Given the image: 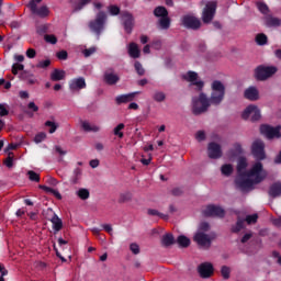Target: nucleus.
Wrapping results in <instances>:
<instances>
[{
    "label": "nucleus",
    "mask_w": 281,
    "mask_h": 281,
    "mask_svg": "<svg viewBox=\"0 0 281 281\" xmlns=\"http://www.w3.org/2000/svg\"><path fill=\"white\" fill-rule=\"evenodd\" d=\"M211 91L210 98L205 92H201L199 97L192 99L193 115H203L210 106H218L225 100V85L221 80H214L211 83Z\"/></svg>",
    "instance_id": "1"
},
{
    "label": "nucleus",
    "mask_w": 281,
    "mask_h": 281,
    "mask_svg": "<svg viewBox=\"0 0 281 281\" xmlns=\"http://www.w3.org/2000/svg\"><path fill=\"white\" fill-rule=\"evenodd\" d=\"M154 16L158 19L157 25L159 30H170L172 20L170 19L168 9H166V7H156L154 9Z\"/></svg>",
    "instance_id": "2"
},
{
    "label": "nucleus",
    "mask_w": 281,
    "mask_h": 281,
    "mask_svg": "<svg viewBox=\"0 0 281 281\" xmlns=\"http://www.w3.org/2000/svg\"><path fill=\"white\" fill-rule=\"evenodd\" d=\"M104 25H106V13L100 11L95 19L89 22L88 27L100 40L102 32H104Z\"/></svg>",
    "instance_id": "3"
},
{
    "label": "nucleus",
    "mask_w": 281,
    "mask_h": 281,
    "mask_svg": "<svg viewBox=\"0 0 281 281\" xmlns=\"http://www.w3.org/2000/svg\"><path fill=\"white\" fill-rule=\"evenodd\" d=\"M278 74V68L276 66H258L255 69V78L259 80V82H265V80H269L271 76H276Z\"/></svg>",
    "instance_id": "4"
},
{
    "label": "nucleus",
    "mask_w": 281,
    "mask_h": 281,
    "mask_svg": "<svg viewBox=\"0 0 281 281\" xmlns=\"http://www.w3.org/2000/svg\"><path fill=\"white\" fill-rule=\"evenodd\" d=\"M218 3L216 1H209L203 11H202V21L203 23H212L214 21V16L216 14V8Z\"/></svg>",
    "instance_id": "5"
},
{
    "label": "nucleus",
    "mask_w": 281,
    "mask_h": 281,
    "mask_svg": "<svg viewBox=\"0 0 281 281\" xmlns=\"http://www.w3.org/2000/svg\"><path fill=\"white\" fill-rule=\"evenodd\" d=\"M181 26L196 32V30H201V20L194 15L186 14L181 18Z\"/></svg>",
    "instance_id": "6"
},
{
    "label": "nucleus",
    "mask_w": 281,
    "mask_h": 281,
    "mask_svg": "<svg viewBox=\"0 0 281 281\" xmlns=\"http://www.w3.org/2000/svg\"><path fill=\"white\" fill-rule=\"evenodd\" d=\"M244 177H255V183H262L267 175H262V162H256L252 168L244 172Z\"/></svg>",
    "instance_id": "7"
},
{
    "label": "nucleus",
    "mask_w": 281,
    "mask_h": 281,
    "mask_svg": "<svg viewBox=\"0 0 281 281\" xmlns=\"http://www.w3.org/2000/svg\"><path fill=\"white\" fill-rule=\"evenodd\" d=\"M121 23L126 34H133V27H135V18L133 13L128 11L121 12Z\"/></svg>",
    "instance_id": "8"
},
{
    "label": "nucleus",
    "mask_w": 281,
    "mask_h": 281,
    "mask_svg": "<svg viewBox=\"0 0 281 281\" xmlns=\"http://www.w3.org/2000/svg\"><path fill=\"white\" fill-rule=\"evenodd\" d=\"M281 126L278 125L276 127L271 125H261L260 126V133L261 135H265L268 139H280L281 137Z\"/></svg>",
    "instance_id": "9"
},
{
    "label": "nucleus",
    "mask_w": 281,
    "mask_h": 281,
    "mask_svg": "<svg viewBox=\"0 0 281 281\" xmlns=\"http://www.w3.org/2000/svg\"><path fill=\"white\" fill-rule=\"evenodd\" d=\"M249 176H238L235 179V186L241 190V192H247V190H254V186H256V179L251 180L249 178H245Z\"/></svg>",
    "instance_id": "10"
},
{
    "label": "nucleus",
    "mask_w": 281,
    "mask_h": 281,
    "mask_svg": "<svg viewBox=\"0 0 281 281\" xmlns=\"http://www.w3.org/2000/svg\"><path fill=\"white\" fill-rule=\"evenodd\" d=\"M27 8L31 10L32 14L40 16V19H46V16H49V8H47V5H42L38 8L36 1L34 0L29 2Z\"/></svg>",
    "instance_id": "11"
},
{
    "label": "nucleus",
    "mask_w": 281,
    "mask_h": 281,
    "mask_svg": "<svg viewBox=\"0 0 281 281\" xmlns=\"http://www.w3.org/2000/svg\"><path fill=\"white\" fill-rule=\"evenodd\" d=\"M241 117L243 120H249L250 117L251 122H258V120L261 117L260 109L254 104L248 105L241 113Z\"/></svg>",
    "instance_id": "12"
},
{
    "label": "nucleus",
    "mask_w": 281,
    "mask_h": 281,
    "mask_svg": "<svg viewBox=\"0 0 281 281\" xmlns=\"http://www.w3.org/2000/svg\"><path fill=\"white\" fill-rule=\"evenodd\" d=\"M251 153L254 157L260 161L266 159L267 155L265 154V142L261 139H256L251 145Z\"/></svg>",
    "instance_id": "13"
},
{
    "label": "nucleus",
    "mask_w": 281,
    "mask_h": 281,
    "mask_svg": "<svg viewBox=\"0 0 281 281\" xmlns=\"http://www.w3.org/2000/svg\"><path fill=\"white\" fill-rule=\"evenodd\" d=\"M204 216H215L217 218H225V209L216 206L214 204H209L203 211Z\"/></svg>",
    "instance_id": "14"
},
{
    "label": "nucleus",
    "mask_w": 281,
    "mask_h": 281,
    "mask_svg": "<svg viewBox=\"0 0 281 281\" xmlns=\"http://www.w3.org/2000/svg\"><path fill=\"white\" fill-rule=\"evenodd\" d=\"M198 273L200 278L203 280H207V278H212L214 276V265L212 262H202L198 266Z\"/></svg>",
    "instance_id": "15"
},
{
    "label": "nucleus",
    "mask_w": 281,
    "mask_h": 281,
    "mask_svg": "<svg viewBox=\"0 0 281 281\" xmlns=\"http://www.w3.org/2000/svg\"><path fill=\"white\" fill-rule=\"evenodd\" d=\"M184 80L188 82H191V87H195V91H203V87H205V82L203 81H196L199 78V74L194 71H188L187 75L183 76Z\"/></svg>",
    "instance_id": "16"
},
{
    "label": "nucleus",
    "mask_w": 281,
    "mask_h": 281,
    "mask_svg": "<svg viewBox=\"0 0 281 281\" xmlns=\"http://www.w3.org/2000/svg\"><path fill=\"white\" fill-rule=\"evenodd\" d=\"M193 240L200 246V247H212V238H210V235L203 233V232H198Z\"/></svg>",
    "instance_id": "17"
},
{
    "label": "nucleus",
    "mask_w": 281,
    "mask_h": 281,
    "mask_svg": "<svg viewBox=\"0 0 281 281\" xmlns=\"http://www.w3.org/2000/svg\"><path fill=\"white\" fill-rule=\"evenodd\" d=\"M207 153L210 159H221V157H223V150L221 149V145L218 143H210Z\"/></svg>",
    "instance_id": "18"
},
{
    "label": "nucleus",
    "mask_w": 281,
    "mask_h": 281,
    "mask_svg": "<svg viewBox=\"0 0 281 281\" xmlns=\"http://www.w3.org/2000/svg\"><path fill=\"white\" fill-rule=\"evenodd\" d=\"M69 89L70 91H80L82 89H87V81H85L83 77L72 79L69 82Z\"/></svg>",
    "instance_id": "19"
},
{
    "label": "nucleus",
    "mask_w": 281,
    "mask_h": 281,
    "mask_svg": "<svg viewBox=\"0 0 281 281\" xmlns=\"http://www.w3.org/2000/svg\"><path fill=\"white\" fill-rule=\"evenodd\" d=\"M244 98H246V100H250L251 102H256V100L260 98V93L256 87H249L245 90Z\"/></svg>",
    "instance_id": "20"
},
{
    "label": "nucleus",
    "mask_w": 281,
    "mask_h": 281,
    "mask_svg": "<svg viewBox=\"0 0 281 281\" xmlns=\"http://www.w3.org/2000/svg\"><path fill=\"white\" fill-rule=\"evenodd\" d=\"M19 78L23 82H26V85H36V77L34 76V74H32V71L23 70L20 74Z\"/></svg>",
    "instance_id": "21"
},
{
    "label": "nucleus",
    "mask_w": 281,
    "mask_h": 281,
    "mask_svg": "<svg viewBox=\"0 0 281 281\" xmlns=\"http://www.w3.org/2000/svg\"><path fill=\"white\" fill-rule=\"evenodd\" d=\"M139 92H132L127 94H121L115 98L116 104H126L128 102H133L135 100V95H137Z\"/></svg>",
    "instance_id": "22"
},
{
    "label": "nucleus",
    "mask_w": 281,
    "mask_h": 281,
    "mask_svg": "<svg viewBox=\"0 0 281 281\" xmlns=\"http://www.w3.org/2000/svg\"><path fill=\"white\" fill-rule=\"evenodd\" d=\"M103 82H105V85H109L110 87H113V85H117L120 82V76L113 72H104Z\"/></svg>",
    "instance_id": "23"
},
{
    "label": "nucleus",
    "mask_w": 281,
    "mask_h": 281,
    "mask_svg": "<svg viewBox=\"0 0 281 281\" xmlns=\"http://www.w3.org/2000/svg\"><path fill=\"white\" fill-rule=\"evenodd\" d=\"M268 194L271 199H278V196H281V182H273L268 190Z\"/></svg>",
    "instance_id": "24"
},
{
    "label": "nucleus",
    "mask_w": 281,
    "mask_h": 281,
    "mask_svg": "<svg viewBox=\"0 0 281 281\" xmlns=\"http://www.w3.org/2000/svg\"><path fill=\"white\" fill-rule=\"evenodd\" d=\"M66 76H67V72H65V70H60L58 68H55L50 72V80L53 82H60V80H65Z\"/></svg>",
    "instance_id": "25"
},
{
    "label": "nucleus",
    "mask_w": 281,
    "mask_h": 281,
    "mask_svg": "<svg viewBox=\"0 0 281 281\" xmlns=\"http://www.w3.org/2000/svg\"><path fill=\"white\" fill-rule=\"evenodd\" d=\"M247 170V158L240 157L237 162V175L238 177H245Z\"/></svg>",
    "instance_id": "26"
},
{
    "label": "nucleus",
    "mask_w": 281,
    "mask_h": 281,
    "mask_svg": "<svg viewBox=\"0 0 281 281\" xmlns=\"http://www.w3.org/2000/svg\"><path fill=\"white\" fill-rule=\"evenodd\" d=\"M265 24L267 25V27H280L281 20L273 15H267L265 18Z\"/></svg>",
    "instance_id": "27"
},
{
    "label": "nucleus",
    "mask_w": 281,
    "mask_h": 281,
    "mask_svg": "<svg viewBox=\"0 0 281 281\" xmlns=\"http://www.w3.org/2000/svg\"><path fill=\"white\" fill-rule=\"evenodd\" d=\"M241 229H245V218L238 216L236 224L231 227V232L233 234H238Z\"/></svg>",
    "instance_id": "28"
},
{
    "label": "nucleus",
    "mask_w": 281,
    "mask_h": 281,
    "mask_svg": "<svg viewBox=\"0 0 281 281\" xmlns=\"http://www.w3.org/2000/svg\"><path fill=\"white\" fill-rule=\"evenodd\" d=\"M50 223L53 224L54 232H60V229H63V220H60L56 213L53 214Z\"/></svg>",
    "instance_id": "29"
},
{
    "label": "nucleus",
    "mask_w": 281,
    "mask_h": 281,
    "mask_svg": "<svg viewBox=\"0 0 281 281\" xmlns=\"http://www.w3.org/2000/svg\"><path fill=\"white\" fill-rule=\"evenodd\" d=\"M139 46H137L135 42L130 43L128 55L131 56V58H139Z\"/></svg>",
    "instance_id": "30"
},
{
    "label": "nucleus",
    "mask_w": 281,
    "mask_h": 281,
    "mask_svg": "<svg viewBox=\"0 0 281 281\" xmlns=\"http://www.w3.org/2000/svg\"><path fill=\"white\" fill-rule=\"evenodd\" d=\"M81 128L86 132V133H98L100 131L99 126L95 125H91L89 122L87 121H82L81 122Z\"/></svg>",
    "instance_id": "31"
},
{
    "label": "nucleus",
    "mask_w": 281,
    "mask_h": 281,
    "mask_svg": "<svg viewBox=\"0 0 281 281\" xmlns=\"http://www.w3.org/2000/svg\"><path fill=\"white\" fill-rule=\"evenodd\" d=\"M40 190H44V192H48L50 194H54L57 198L58 201L63 200V195L56 189L49 188L45 184H40Z\"/></svg>",
    "instance_id": "32"
},
{
    "label": "nucleus",
    "mask_w": 281,
    "mask_h": 281,
    "mask_svg": "<svg viewBox=\"0 0 281 281\" xmlns=\"http://www.w3.org/2000/svg\"><path fill=\"white\" fill-rule=\"evenodd\" d=\"M161 244L164 247H170L171 245H175V236L170 233H167L162 236Z\"/></svg>",
    "instance_id": "33"
},
{
    "label": "nucleus",
    "mask_w": 281,
    "mask_h": 281,
    "mask_svg": "<svg viewBox=\"0 0 281 281\" xmlns=\"http://www.w3.org/2000/svg\"><path fill=\"white\" fill-rule=\"evenodd\" d=\"M177 244L179 245V247H181L182 249H186L188 247H190V238H188L184 235H180L177 238Z\"/></svg>",
    "instance_id": "34"
},
{
    "label": "nucleus",
    "mask_w": 281,
    "mask_h": 281,
    "mask_svg": "<svg viewBox=\"0 0 281 281\" xmlns=\"http://www.w3.org/2000/svg\"><path fill=\"white\" fill-rule=\"evenodd\" d=\"M126 125H124V123H120L116 127H114L113 130V134L119 138V139H123L124 138V128Z\"/></svg>",
    "instance_id": "35"
},
{
    "label": "nucleus",
    "mask_w": 281,
    "mask_h": 281,
    "mask_svg": "<svg viewBox=\"0 0 281 281\" xmlns=\"http://www.w3.org/2000/svg\"><path fill=\"white\" fill-rule=\"evenodd\" d=\"M255 41L257 45L263 46L267 45V43L269 42V37H267L265 33H259L256 35Z\"/></svg>",
    "instance_id": "36"
},
{
    "label": "nucleus",
    "mask_w": 281,
    "mask_h": 281,
    "mask_svg": "<svg viewBox=\"0 0 281 281\" xmlns=\"http://www.w3.org/2000/svg\"><path fill=\"white\" fill-rule=\"evenodd\" d=\"M93 0H77L75 3L74 12H80L85 5H89Z\"/></svg>",
    "instance_id": "37"
},
{
    "label": "nucleus",
    "mask_w": 281,
    "mask_h": 281,
    "mask_svg": "<svg viewBox=\"0 0 281 281\" xmlns=\"http://www.w3.org/2000/svg\"><path fill=\"white\" fill-rule=\"evenodd\" d=\"M132 199H133V193L127 191L125 193L120 194L119 203H128V201H131Z\"/></svg>",
    "instance_id": "38"
},
{
    "label": "nucleus",
    "mask_w": 281,
    "mask_h": 281,
    "mask_svg": "<svg viewBox=\"0 0 281 281\" xmlns=\"http://www.w3.org/2000/svg\"><path fill=\"white\" fill-rule=\"evenodd\" d=\"M221 171L225 177H229L234 172V167L232 165H223Z\"/></svg>",
    "instance_id": "39"
},
{
    "label": "nucleus",
    "mask_w": 281,
    "mask_h": 281,
    "mask_svg": "<svg viewBox=\"0 0 281 281\" xmlns=\"http://www.w3.org/2000/svg\"><path fill=\"white\" fill-rule=\"evenodd\" d=\"M244 223H247V225H254L258 223V214L255 213L252 215H247L246 218L244 220Z\"/></svg>",
    "instance_id": "40"
},
{
    "label": "nucleus",
    "mask_w": 281,
    "mask_h": 281,
    "mask_svg": "<svg viewBox=\"0 0 281 281\" xmlns=\"http://www.w3.org/2000/svg\"><path fill=\"white\" fill-rule=\"evenodd\" d=\"M153 100H155V102H165L166 100V93L161 92V91H156L153 94Z\"/></svg>",
    "instance_id": "41"
},
{
    "label": "nucleus",
    "mask_w": 281,
    "mask_h": 281,
    "mask_svg": "<svg viewBox=\"0 0 281 281\" xmlns=\"http://www.w3.org/2000/svg\"><path fill=\"white\" fill-rule=\"evenodd\" d=\"M77 196H79V199H81V201H87V199H89L90 193L88 189H79L77 192Z\"/></svg>",
    "instance_id": "42"
},
{
    "label": "nucleus",
    "mask_w": 281,
    "mask_h": 281,
    "mask_svg": "<svg viewBox=\"0 0 281 281\" xmlns=\"http://www.w3.org/2000/svg\"><path fill=\"white\" fill-rule=\"evenodd\" d=\"M44 41L50 45H56L58 43V38L54 34H46Z\"/></svg>",
    "instance_id": "43"
},
{
    "label": "nucleus",
    "mask_w": 281,
    "mask_h": 281,
    "mask_svg": "<svg viewBox=\"0 0 281 281\" xmlns=\"http://www.w3.org/2000/svg\"><path fill=\"white\" fill-rule=\"evenodd\" d=\"M25 66L23 64L15 63L12 65V74L13 76H18L20 71H23Z\"/></svg>",
    "instance_id": "44"
},
{
    "label": "nucleus",
    "mask_w": 281,
    "mask_h": 281,
    "mask_svg": "<svg viewBox=\"0 0 281 281\" xmlns=\"http://www.w3.org/2000/svg\"><path fill=\"white\" fill-rule=\"evenodd\" d=\"M7 168H12L14 166V153L10 151L9 156L4 160Z\"/></svg>",
    "instance_id": "45"
},
{
    "label": "nucleus",
    "mask_w": 281,
    "mask_h": 281,
    "mask_svg": "<svg viewBox=\"0 0 281 281\" xmlns=\"http://www.w3.org/2000/svg\"><path fill=\"white\" fill-rule=\"evenodd\" d=\"M134 68L138 76H144V74H146L144 66L139 61H135Z\"/></svg>",
    "instance_id": "46"
},
{
    "label": "nucleus",
    "mask_w": 281,
    "mask_h": 281,
    "mask_svg": "<svg viewBox=\"0 0 281 281\" xmlns=\"http://www.w3.org/2000/svg\"><path fill=\"white\" fill-rule=\"evenodd\" d=\"M30 181H35V183H38L41 181V176L36 173V171H27Z\"/></svg>",
    "instance_id": "47"
},
{
    "label": "nucleus",
    "mask_w": 281,
    "mask_h": 281,
    "mask_svg": "<svg viewBox=\"0 0 281 281\" xmlns=\"http://www.w3.org/2000/svg\"><path fill=\"white\" fill-rule=\"evenodd\" d=\"M232 273V269L227 266H223L221 269V274L224 278V280H229V276Z\"/></svg>",
    "instance_id": "48"
},
{
    "label": "nucleus",
    "mask_w": 281,
    "mask_h": 281,
    "mask_svg": "<svg viewBox=\"0 0 281 281\" xmlns=\"http://www.w3.org/2000/svg\"><path fill=\"white\" fill-rule=\"evenodd\" d=\"M95 52H98V48L95 46H92L90 48L83 49L82 54H83L85 58H89V56H93V54H95Z\"/></svg>",
    "instance_id": "49"
},
{
    "label": "nucleus",
    "mask_w": 281,
    "mask_h": 281,
    "mask_svg": "<svg viewBox=\"0 0 281 281\" xmlns=\"http://www.w3.org/2000/svg\"><path fill=\"white\" fill-rule=\"evenodd\" d=\"M45 126H48V127H49V131H48V132L50 133V135L54 134V132L58 130V124H56V123L53 122V121H46V122H45Z\"/></svg>",
    "instance_id": "50"
},
{
    "label": "nucleus",
    "mask_w": 281,
    "mask_h": 281,
    "mask_svg": "<svg viewBox=\"0 0 281 281\" xmlns=\"http://www.w3.org/2000/svg\"><path fill=\"white\" fill-rule=\"evenodd\" d=\"M46 138H47V134H45V132H41L37 135H35L34 142L35 144H41L42 142H45Z\"/></svg>",
    "instance_id": "51"
},
{
    "label": "nucleus",
    "mask_w": 281,
    "mask_h": 281,
    "mask_svg": "<svg viewBox=\"0 0 281 281\" xmlns=\"http://www.w3.org/2000/svg\"><path fill=\"white\" fill-rule=\"evenodd\" d=\"M257 8L261 14H267L269 12V7L265 2H258Z\"/></svg>",
    "instance_id": "52"
},
{
    "label": "nucleus",
    "mask_w": 281,
    "mask_h": 281,
    "mask_svg": "<svg viewBox=\"0 0 281 281\" xmlns=\"http://www.w3.org/2000/svg\"><path fill=\"white\" fill-rule=\"evenodd\" d=\"M49 65H52V60L45 59V60L40 61L36 65V67H37V69H47V67H49Z\"/></svg>",
    "instance_id": "53"
},
{
    "label": "nucleus",
    "mask_w": 281,
    "mask_h": 281,
    "mask_svg": "<svg viewBox=\"0 0 281 281\" xmlns=\"http://www.w3.org/2000/svg\"><path fill=\"white\" fill-rule=\"evenodd\" d=\"M5 115H10V111L5 106V103H0V117H5Z\"/></svg>",
    "instance_id": "54"
},
{
    "label": "nucleus",
    "mask_w": 281,
    "mask_h": 281,
    "mask_svg": "<svg viewBox=\"0 0 281 281\" xmlns=\"http://www.w3.org/2000/svg\"><path fill=\"white\" fill-rule=\"evenodd\" d=\"M56 57L58 58V60H67V58H69V54L67 53V50H59L56 54Z\"/></svg>",
    "instance_id": "55"
},
{
    "label": "nucleus",
    "mask_w": 281,
    "mask_h": 281,
    "mask_svg": "<svg viewBox=\"0 0 281 281\" xmlns=\"http://www.w3.org/2000/svg\"><path fill=\"white\" fill-rule=\"evenodd\" d=\"M233 155H243V145L240 143L234 144Z\"/></svg>",
    "instance_id": "56"
},
{
    "label": "nucleus",
    "mask_w": 281,
    "mask_h": 281,
    "mask_svg": "<svg viewBox=\"0 0 281 281\" xmlns=\"http://www.w3.org/2000/svg\"><path fill=\"white\" fill-rule=\"evenodd\" d=\"M130 251H132L134 256H137L139 254V245H137V243H132L130 245Z\"/></svg>",
    "instance_id": "57"
},
{
    "label": "nucleus",
    "mask_w": 281,
    "mask_h": 281,
    "mask_svg": "<svg viewBox=\"0 0 281 281\" xmlns=\"http://www.w3.org/2000/svg\"><path fill=\"white\" fill-rule=\"evenodd\" d=\"M109 11H110V14H112V16H117V14H120V7L110 5Z\"/></svg>",
    "instance_id": "58"
},
{
    "label": "nucleus",
    "mask_w": 281,
    "mask_h": 281,
    "mask_svg": "<svg viewBox=\"0 0 281 281\" xmlns=\"http://www.w3.org/2000/svg\"><path fill=\"white\" fill-rule=\"evenodd\" d=\"M195 139L198 142H205V132L204 131H198L195 134Z\"/></svg>",
    "instance_id": "59"
},
{
    "label": "nucleus",
    "mask_w": 281,
    "mask_h": 281,
    "mask_svg": "<svg viewBox=\"0 0 281 281\" xmlns=\"http://www.w3.org/2000/svg\"><path fill=\"white\" fill-rule=\"evenodd\" d=\"M200 232H210V223L202 222L199 226Z\"/></svg>",
    "instance_id": "60"
},
{
    "label": "nucleus",
    "mask_w": 281,
    "mask_h": 281,
    "mask_svg": "<svg viewBox=\"0 0 281 281\" xmlns=\"http://www.w3.org/2000/svg\"><path fill=\"white\" fill-rule=\"evenodd\" d=\"M171 194L172 196H181L183 194V190H181V188H173L171 190Z\"/></svg>",
    "instance_id": "61"
},
{
    "label": "nucleus",
    "mask_w": 281,
    "mask_h": 281,
    "mask_svg": "<svg viewBox=\"0 0 281 281\" xmlns=\"http://www.w3.org/2000/svg\"><path fill=\"white\" fill-rule=\"evenodd\" d=\"M252 236H254V234H251V233H246V234L241 237L240 243L245 244V243L251 240Z\"/></svg>",
    "instance_id": "62"
},
{
    "label": "nucleus",
    "mask_w": 281,
    "mask_h": 281,
    "mask_svg": "<svg viewBox=\"0 0 281 281\" xmlns=\"http://www.w3.org/2000/svg\"><path fill=\"white\" fill-rule=\"evenodd\" d=\"M26 56H27V58H36V49H34V48H29V49L26 50Z\"/></svg>",
    "instance_id": "63"
},
{
    "label": "nucleus",
    "mask_w": 281,
    "mask_h": 281,
    "mask_svg": "<svg viewBox=\"0 0 281 281\" xmlns=\"http://www.w3.org/2000/svg\"><path fill=\"white\" fill-rule=\"evenodd\" d=\"M27 109H30V111H33V113H36L38 111L36 103H34L33 101L27 104Z\"/></svg>",
    "instance_id": "64"
}]
</instances>
